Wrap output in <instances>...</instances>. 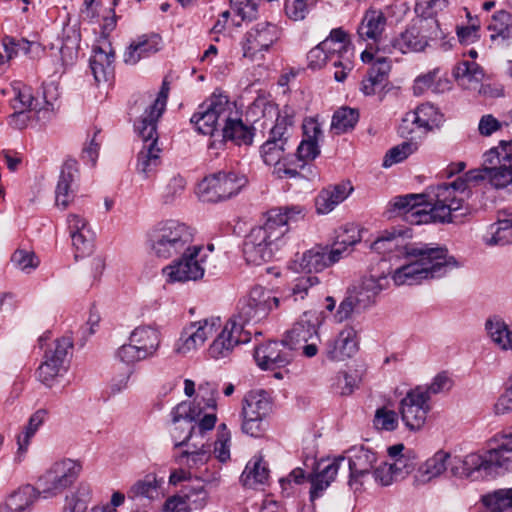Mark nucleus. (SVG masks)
<instances>
[{"label": "nucleus", "mask_w": 512, "mask_h": 512, "mask_svg": "<svg viewBox=\"0 0 512 512\" xmlns=\"http://www.w3.org/2000/svg\"><path fill=\"white\" fill-rule=\"evenodd\" d=\"M81 472L82 464L78 460L65 458L56 461L39 477V493L45 498L58 496L76 482Z\"/></svg>", "instance_id": "11"}, {"label": "nucleus", "mask_w": 512, "mask_h": 512, "mask_svg": "<svg viewBox=\"0 0 512 512\" xmlns=\"http://www.w3.org/2000/svg\"><path fill=\"white\" fill-rule=\"evenodd\" d=\"M287 145L283 142L265 141L261 146V156L267 165H276L285 157Z\"/></svg>", "instance_id": "60"}, {"label": "nucleus", "mask_w": 512, "mask_h": 512, "mask_svg": "<svg viewBox=\"0 0 512 512\" xmlns=\"http://www.w3.org/2000/svg\"><path fill=\"white\" fill-rule=\"evenodd\" d=\"M374 425L378 429L393 431L398 427V414L385 407L376 410Z\"/></svg>", "instance_id": "64"}, {"label": "nucleus", "mask_w": 512, "mask_h": 512, "mask_svg": "<svg viewBox=\"0 0 512 512\" xmlns=\"http://www.w3.org/2000/svg\"><path fill=\"white\" fill-rule=\"evenodd\" d=\"M487 245H506L512 243V225L507 218L499 219L489 226L485 236Z\"/></svg>", "instance_id": "53"}, {"label": "nucleus", "mask_w": 512, "mask_h": 512, "mask_svg": "<svg viewBox=\"0 0 512 512\" xmlns=\"http://www.w3.org/2000/svg\"><path fill=\"white\" fill-rule=\"evenodd\" d=\"M341 260V251L332 249L330 245H315L306 250L295 261L297 271L319 273Z\"/></svg>", "instance_id": "21"}, {"label": "nucleus", "mask_w": 512, "mask_h": 512, "mask_svg": "<svg viewBox=\"0 0 512 512\" xmlns=\"http://www.w3.org/2000/svg\"><path fill=\"white\" fill-rule=\"evenodd\" d=\"M430 410V400L423 386L410 389L398 407L402 422L411 431H418L425 425Z\"/></svg>", "instance_id": "16"}, {"label": "nucleus", "mask_w": 512, "mask_h": 512, "mask_svg": "<svg viewBox=\"0 0 512 512\" xmlns=\"http://www.w3.org/2000/svg\"><path fill=\"white\" fill-rule=\"evenodd\" d=\"M406 260L392 274V280L398 286L440 279L459 267L446 247L427 243H412L411 247H407Z\"/></svg>", "instance_id": "3"}, {"label": "nucleus", "mask_w": 512, "mask_h": 512, "mask_svg": "<svg viewBox=\"0 0 512 512\" xmlns=\"http://www.w3.org/2000/svg\"><path fill=\"white\" fill-rule=\"evenodd\" d=\"M344 458L345 461L342 465L347 461L350 471V485L369 474L377 461L376 453L363 446L350 449L349 456Z\"/></svg>", "instance_id": "30"}, {"label": "nucleus", "mask_w": 512, "mask_h": 512, "mask_svg": "<svg viewBox=\"0 0 512 512\" xmlns=\"http://www.w3.org/2000/svg\"><path fill=\"white\" fill-rule=\"evenodd\" d=\"M470 193L465 180L458 177L450 183L431 185L424 193L395 196L389 204L392 212L413 225L449 223L471 213L467 203Z\"/></svg>", "instance_id": "1"}, {"label": "nucleus", "mask_w": 512, "mask_h": 512, "mask_svg": "<svg viewBox=\"0 0 512 512\" xmlns=\"http://www.w3.org/2000/svg\"><path fill=\"white\" fill-rule=\"evenodd\" d=\"M320 43L329 57V63L336 69L334 79L343 82L354 67V51L348 34L341 27L334 28Z\"/></svg>", "instance_id": "12"}, {"label": "nucleus", "mask_w": 512, "mask_h": 512, "mask_svg": "<svg viewBox=\"0 0 512 512\" xmlns=\"http://www.w3.org/2000/svg\"><path fill=\"white\" fill-rule=\"evenodd\" d=\"M231 435L226 424L222 423L218 427L217 439L214 443V455L222 463L230 459Z\"/></svg>", "instance_id": "58"}, {"label": "nucleus", "mask_w": 512, "mask_h": 512, "mask_svg": "<svg viewBox=\"0 0 512 512\" xmlns=\"http://www.w3.org/2000/svg\"><path fill=\"white\" fill-rule=\"evenodd\" d=\"M47 416L48 411L43 408L38 409L30 416L25 430L17 437L18 458L26 453L31 438L34 436L39 427L45 422Z\"/></svg>", "instance_id": "51"}, {"label": "nucleus", "mask_w": 512, "mask_h": 512, "mask_svg": "<svg viewBox=\"0 0 512 512\" xmlns=\"http://www.w3.org/2000/svg\"><path fill=\"white\" fill-rule=\"evenodd\" d=\"M321 285V280L318 276L308 273L295 278L290 287L291 295L295 301L304 300L311 293L316 291Z\"/></svg>", "instance_id": "54"}, {"label": "nucleus", "mask_w": 512, "mask_h": 512, "mask_svg": "<svg viewBox=\"0 0 512 512\" xmlns=\"http://www.w3.org/2000/svg\"><path fill=\"white\" fill-rule=\"evenodd\" d=\"M161 340V332L157 326H137L130 333L129 342L117 349L116 358L129 366L151 359L157 355Z\"/></svg>", "instance_id": "8"}, {"label": "nucleus", "mask_w": 512, "mask_h": 512, "mask_svg": "<svg viewBox=\"0 0 512 512\" xmlns=\"http://www.w3.org/2000/svg\"><path fill=\"white\" fill-rule=\"evenodd\" d=\"M211 457L210 447L204 443L199 448L186 449L179 454H174L173 458L179 465H185L188 468H199L208 462Z\"/></svg>", "instance_id": "50"}, {"label": "nucleus", "mask_w": 512, "mask_h": 512, "mask_svg": "<svg viewBox=\"0 0 512 512\" xmlns=\"http://www.w3.org/2000/svg\"><path fill=\"white\" fill-rule=\"evenodd\" d=\"M161 42L158 34L138 37L124 53V62L130 65L136 64L140 59L156 53L160 49Z\"/></svg>", "instance_id": "39"}, {"label": "nucleus", "mask_w": 512, "mask_h": 512, "mask_svg": "<svg viewBox=\"0 0 512 512\" xmlns=\"http://www.w3.org/2000/svg\"><path fill=\"white\" fill-rule=\"evenodd\" d=\"M14 97L11 99V107L13 110H36L38 107L37 100L32 94L30 87L14 88Z\"/></svg>", "instance_id": "57"}, {"label": "nucleus", "mask_w": 512, "mask_h": 512, "mask_svg": "<svg viewBox=\"0 0 512 512\" xmlns=\"http://www.w3.org/2000/svg\"><path fill=\"white\" fill-rule=\"evenodd\" d=\"M201 414V408L189 401H183L172 409L170 434L175 448L189 446V440L196 435L194 422Z\"/></svg>", "instance_id": "18"}, {"label": "nucleus", "mask_w": 512, "mask_h": 512, "mask_svg": "<svg viewBox=\"0 0 512 512\" xmlns=\"http://www.w3.org/2000/svg\"><path fill=\"white\" fill-rule=\"evenodd\" d=\"M456 463L464 465L468 478L476 479L475 473L498 476L512 472V426L496 433L488 441L484 455L470 453L465 457L456 456Z\"/></svg>", "instance_id": "4"}, {"label": "nucleus", "mask_w": 512, "mask_h": 512, "mask_svg": "<svg viewBox=\"0 0 512 512\" xmlns=\"http://www.w3.org/2000/svg\"><path fill=\"white\" fill-rule=\"evenodd\" d=\"M279 303L280 299L269 290L261 286L253 287L238 301L236 312L229 320H235L244 329L245 325L257 324L266 319Z\"/></svg>", "instance_id": "10"}, {"label": "nucleus", "mask_w": 512, "mask_h": 512, "mask_svg": "<svg viewBox=\"0 0 512 512\" xmlns=\"http://www.w3.org/2000/svg\"><path fill=\"white\" fill-rule=\"evenodd\" d=\"M485 329L491 341L501 350H512V330L499 316H493L486 320Z\"/></svg>", "instance_id": "43"}, {"label": "nucleus", "mask_w": 512, "mask_h": 512, "mask_svg": "<svg viewBox=\"0 0 512 512\" xmlns=\"http://www.w3.org/2000/svg\"><path fill=\"white\" fill-rule=\"evenodd\" d=\"M269 477L270 470L267 463L261 456H254L246 464L240 480L245 487L256 488L259 485L267 484Z\"/></svg>", "instance_id": "40"}, {"label": "nucleus", "mask_w": 512, "mask_h": 512, "mask_svg": "<svg viewBox=\"0 0 512 512\" xmlns=\"http://www.w3.org/2000/svg\"><path fill=\"white\" fill-rule=\"evenodd\" d=\"M270 409L271 402L265 391H250L243 399L241 414H246L248 417L265 418L270 412Z\"/></svg>", "instance_id": "44"}, {"label": "nucleus", "mask_w": 512, "mask_h": 512, "mask_svg": "<svg viewBox=\"0 0 512 512\" xmlns=\"http://www.w3.org/2000/svg\"><path fill=\"white\" fill-rule=\"evenodd\" d=\"M78 177L77 161L67 160L62 166L55 189V202L57 206L66 209L74 200Z\"/></svg>", "instance_id": "25"}, {"label": "nucleus", "mask_w": 512, "mask_h": 512, "mask_svg": "<svg viewBox=\"0 0 512 512\" xmlns=\"http://www.w3.org/2000/svg\"><path fill=\"white\" fill-rule=\"evenodd\" d=\"M135 129L144 142L137 157V171L148 178L160 164L161 150L157 147V125H154V132L150 137L142 133L140 121L135 123Z\"/></svg>", "instance_id": "24"}, {"label": "nucleus", "mask_w": 512, "mask_h": 512, "mask_svg": "<svg viewBox=\"0 0 512 512\" xmlns=\"http://www.w3.org/2000/svg\"><path fill=\"white\" fill-rule=\"evenodd\" d=\"M162 479H158L154 474H148L143 479L138 480L129 491V497H143L150 501L160 497V487Z\"/></svg>", "instance_id": "49"}, {"label": "nucleus", "mask_w": 512, "mask_h": 512, "mask_svg": "<svg viewBox=\"0 0 512 512\" xmlns=\"http://www.w3.org/2000/svg\"><path fill=\"white\" fill-rule=\"evenodd\" d=\"M279 33L276 25L261 22L252 27L244 36L241 46L243 56L254 58L258 52L268 50L278 39Z\"/></svg>", "instance_id": "23"}, {"label": "nucleus", "mask_w": 512, "mask_h": 512, "mask_svg": "<svg viewBox=\"0 0 512 512\" xmlns=\"http://www.w3.org/2000/svg\"><path fill=\"white\" fill-rule=\"evenodd\" d=\"M67 228L75 249V257H84L93 250V237L87 221L78 214L67 216Z\"/></svg>", "instance_id": "28"}, {"label": "nucleus", "mask_w": 512, "mask_h": 512, "mask_svg": "<svg viewBox=\"0 0 512 512\" xmlns=\"http://www.w3.org/2000/svg\"><path fill=\"white\" fill-rule=\"evenodd\" d=\"M353 191L349 181L341 182L323 189L315 199V208L318 214H328L338 204L343 202Z\"/></svg>", "instance_id": "35"}, {"label": "nucleus", "mask_w": 512, "mask_h": 512, "mask_svg": "<svg viewBox=\"0 0 512 512\" xmlns=\"http://www.w3.org/2000/svg\"><path fill=\"white\" fill-rule=\"evenodd\" d=\"M39 494V489L37 490L32 485L28 484L11 493L6 501L13 505L14 509L28 512Z\"/></svg>", "instance_id": "55"}, {"label": "nucleus", "mask_w": 512, "mask_h": 512, "mask_svg": "<svg viewBox=\"0 0 512 512\" xmlns=\"http://www.w3.org/2000/svg\"><path fill=\"white\" fill-rule=\"evenodd\" d=\"M114 50L110 43L103 46H94L90 58V69L97 83L106 82L113 75Z\"/></svg>", "instance_id": "33"}, {"label": "nucleus", "mask_w": 512, "mask_h": 512, "mask_svg": "<svg viewBox=\"0 0 512 512\" xmlns=\"http://www.w3.org/2000/svg\"><path fill=\"white\" fill-rule=\"evenodd\" d=\"M453 75L459 85L471 88L483 80L484 71L476 62L462 61L454 68Z\"/></svg>", "instance_id": "47"}, {"label": "nucleus", "mask_w": 512, "mask_h": 512, "mask_svg": "<svg viewBox=\"0 0 512 512\" xmlns=\"http://www.w3.org/2000/svg\"><path fill=\"white\" fill-rule=\"evenodd\" d=\"M313 338H318L316 323L310 319L308 313H304L293 327L287 331L284 340L293 351H296L302 347V344L309 342Z\"/></svg>", "instance_id": "38"}, {"label": "nucleus", "mask_w": 512, "mask_h": 512, "mask_svg": "<svg viewBox=\"0 0 512 512\" xmlns=\"http://www.w3.org/2000/svg\"><path fill=\"white\" fill-rule=\"evenodd\" d=\"M274 112L277 115L274 126L269 131V136L266 141L283 142L284 145H288V141L291 136L292 120L288 116L279 115L277 108L268 104L265 106L264 112Z\"/></svg>", "instance_id": "52"}, {"label": "nucleus", "mask_w": 512, "mask_h": 512, "mask_svg": "<svg viewBox=\"0 0 512 512\" xmlns=\"http://www.w3.org/2000/svg\"><path fill=\"white\" fill-rule=\"evenodd\" d=\"M11 262L16 268L26 273H30L39 265V260L36 255L33 252L23 249H18L12 254Z\"/></svg>", "instance_id": "63"}, {"label": "nucleus", "mask_w": 512, "mask_h": 512, "mask_svg": "<svg viewBox=\"0 0 512 512\" xmlns=\"http://www.w3.org/2000/svg\"><path fill=\"white\" fill-rule=\"evenodd\" d=\"M304 138L300 142L296 150V158L301 164L299 167L304 169L306 164L313 161L319 154V139L322 137L320 124L313 119L303 124Z\"/></svg>", "instance_id": "29"}, {"label": "nucleus", "mask_w": 512, "mask_h": 512, "mask_svg": "<svg viewBox=\"0 0 512 512\" xmlns=\"http://www.w3.org/2000/svg\"><path fill=\"white\" fill-rule=\"evenodd\" d=\"M436 109L430 104H422L412 113L407 114L405 121H411L418 127L431 128L435 119Z\"/></svg>", "instance_id": "59"}, {"label": "nucleus", "mask_w": 512, "mask_h": 512, "mask_svg": "<svg viewBox=\"0 0 512 512\" xmlns=\"http://www.w3.org/2000/svg\"><path fill=\"white\" fill-rule=\"evenodd\" d=\"M232 109H234V103L227 95L216 90L198 106L197 111L190 118V123L197 133L213 136Z\"/></svg>", "instance_id": "9"}, {"label": "nucleus", "mask_w": 512, "mask_h": 512, "mask_svg": "<svg viewBox=\"0 0 512 512\" xmlns=\"http://www.w3.org/2000/svg\"><path fill=\"white\" fill-rule=\"evenodd\" d=\"M221 327L219 317H211L199 321L190 322L181 331L174 344V352L185 356L199 347Z\"/></svg>", "instance_id": "17"}, {"label": "nucleus", "mask_w": 512, "mask_h": 512, "mask_svg": "<svg viewBox=\"0 0 512 512\" xmlns=\"http://www.w3.org/2000/svg\"><path fill=\"white\" fill-rule=\"evenodd\" d=\"M345 461L344 456L334 458L332 461L325 464L324 462L317 463L314 459L312 460L313 471L306 476L305 471L301 467L293 469L287 477L280 479V486L284 491H287V495L290 494L288 491L291 483L302 484L307 479L310 483L309 498L311 502L323 496L324 492L335 480L342 463Z\"/></svg>", "instance_id": "7"}, {"label": "nucleus", "mask_w": 512, "mask_h": 512, "mask_svg": "<svg viewBox=\"0 0 512 512\" xmlns=\"http://www.w3.org/2000/svg\"><path fill=\"white\" fill-rule=\"evenodd\" d=\"M359 120L357 109L341 107L336 110L332 117L331 128L337 133H345L355 127Z\"/></svg>", "instance_id": "56"}, {"label": "nucleus", "mask_w": 512, "mask_h": 512, "mask_svg": "<svg viewBox=\"0 0 512 512\" xmlns=\"http://www.w3.org/2000/svg\"><path fill=\"white\" fill-rule=\"evenodd\" d=\"M203 248L193 244L187 251L180 253L178 258L163 268V275L168 283L196 281L204 276L205 256Z\"/></svg>", "instance_id": "14"}, {"label": "nucleus", "mask_w": 512, "mask_h": 512, "mask_svg": "<svg viewBox=\"0 0 512 512\" xmlns=\"http://www.w3.org/2000/svg\"><path fill=\"white\" fill-rule=\"evenodd\" d=\"M222 137L225 141H232L236 145H251L254 138V127L243 122L237 113L228 114L222 125Z\"/></svg>", "instance_id": "31"}, {"label": "nucleus", "mask_w": 512, "mask_h": 512, "mask_svg": "<svg viewBox=\"0 0 512 512\" xmlns=\"http://www.w3.org/2000/svg\"><path fill=\"white\" fill-rule=\"evenodd\" d=\"M304 216V208L300 205L276 207L267 211L264 224L251 229L244 239L243 256L246 262L259 266L270 261L283 245L289 225Z\"/></svg>", "instance_id": "2"}, {"label": "nucleus", "mask_w": 512, "mask_h": 512, "mask_svg": "<svg viewBox=\"0 0 512 512\" xmlns=\"http://www.w3.org/2000/svg\"><path fill=\"white\" fill-rule=\"evenodd\" d=\"M251 333L243 329L235 320H228L221 332L208 348V354L213 359L228 357L239 344L250 341Z\"/></svg>", "instance_id": "19"}, {"label": "nucleus", "mask_w": 512, "mask_h": 512, "mask_svg": "<svg viewBox=\"0 0 512 512\" xmlns=\"http://www.w3.org/2000/svg\"><path fill=\"white\" fill-rule=\"evenodd\" d=\"M450 89V81L440 75V69L434 68L427 73L417 76L413 83V92L420 96L427 91L433 93H443Z\"/></svg>", "instance_id": "41"}, {"label": "nucleus", "mask_w": 512, "mask_h": 512, "mask_svg": "<svg viewBox=\"0 0 512 512\" xmlns=\"http://www.w3.org/2000/svg\"><path fill=\"white\" fill-rule=\"evenodd\" d=\"M316 0H287L285 3L286 15L294 20H303L315 5Z\"/></svg>", "instance_id": "61"}, {"label": "nucleus", "mask_w": 512, "mask_h": 512, "mask_svg": "<svg viewBox=\"0 0 512 512\" xmlns=\"http://www.w3.org/2000/svg\"><path fill=\"white\" fill-rule=\"evenodd\" d=\"M388 275H390V266L385 258H381L376 266H372L369 274L366 275L356 291L358 301L362 307L370 306L376 296L388 286Z\"/></svg>", "instance_id": "20"}, {"label": "nucleus", "mask_w": 512, "mask_h": 512, "mask_svg": "<svg viewBox=\"0 0 512 512\" xmlns=\"http://www.w3.org/2000/svg\"><path fill=\"white\" fill-rule=\"evenodd\" d=\"M469 183L487 180L496 189H503L512 184V139L501 140L498 146L490 148L483 154V166L472 169L460 176Z\"/></svg>", "instance_id": "6"}, {"label": "nucleus", "mask_w": 512, "mask_h": 512, "mask_svg": "<svg viewBox=\"0 0 512 512\" xmlns=\"http://www.w3.org/2000/svg\"><path fill=\"white\" fill-rule=\"evenodd\" d=\"M193 242V229L175 219L159 221L147 233L151 253L163 260L179 256L180 253L187 251Z\"/></svg>", "instance_id": "5"}, {"label": "nucleus", "mask_w": 512, "mask_h": 512, "mask_svg": "<svg viewBox=\"0 0 512 512\" xmlns=\"http://www.w3.org/2000/svg\"><path fill=\"white\" fill-rule=\"evenodd\" d=\"M387 18L381 10L368 9L358 26L357 34L363 41L378 44L385 31Z\"/></svg>", "instance_id": "34"}, {"label": "nucleus", "mask_w": 512, "mask_h": 512, "mask_svg": "<svg viewBox=\"0 0 512 512\" xmlns=\"http://www.w3.org/2000/svg\"><path fill=\"white\" fill-rule=\"evenodd\" d=\"M294 351L284 338L281 341H270L255 348L254 358L262 370H274L288 365Z\"/></svg>", "instance_id": "22"}, {"label": "nucleus", "mask_w": 512, "mask_h": 512, "mask_svg": "<svg viewBox=\"0 0 512 512\" xmlns=\"http://www.w3.org/2000/svg\"><path fill=\"white\" fill-rule=\"evenodd\" d=\"M486 512H512V487L497 489L482 496Z\"/></svg>", "instance_id": "48"}, {"label": "nucleus", "mask_w": 512, "mask_h": 512, "mask_svg": "<svg viewBox=\"0 0 512 512\" xmlns=\"http://www.w3.org/2000/svg\"><path fill=\"white\" fill-rule=\"evenodd\" d=\"M358 351L357 332L352 327H345L338 335L326 343V357L332 361H343Z\"/></svg>", "instance_id": "27"}, {"label": "nucleus", "mask_w": 512, "mask_h": 512, "mask_svg": "<svg viewBox=\"0 0 512 512\" xmlns=\"http://www.w3.org/2000/svg\"><path fill=\"white\" fill-rule=\"evenodd\" d=\"M73 347L69 337L56 340L53 348L45 351L43 362L37 369L38 380L46 387H53L69 369L70 350Z\"/></svg>", "instance_id": "13"}, {"label": "nucleus", "mask_w": 512, "mask_h": 512, "mask_svg": "<svg viewBox=\"0 0 512 512\" xmlns=\"http://www.w3.org/2000/svg\"><path fill=\"white\" fill-rule=\"evenodd\" d=\"M81 35L75 27L63 28L59 53L64 65H71L77 58Z\"/></svg>", "instance_id": "45"}, {"label": "nucleus", "mask_w": 512, "mask_h": 512, "mask_svg": "<svg viewBox=\"0 0 512 512\" xmlns=\"http://www.w3.org/2000/svg\"><path fill=\"white\" fill-rule=\"evenodd\" d=\"M392 44L400 52L409 53L423 51L428 45V41L416 27H411L402 32Z\"/></svg>", "instance_id": "46"}, {"label": "nucleus", "mask_w": 512, "mask_h": 512, "mask_svg": "<svg viewBox=\"0 0 512 512\" xmlns=\"http://www.w3.org/2000/svg\"><path fill=\"white\" fill-rule=\"evenodd\" d=\"M490 38L498 45H508L512 40V15L504 10L496 12L488 25Z\"/></svg>", "instance_id": "42"}, {"label": "nucleus", "mask_w": 512, "mask_h": 512, "mask_svg": "<svg viewBox=\"0 0 512 512\" xmlns=\"http://www.w3.org/2000/svg\"><path fill=\"white\" fill-rule=\"evenodd\" d=\"M247 179L235 172H219L207 176L199 184L203 201L219 202L237 195L246 185Z\"/></svg>", "instance_id": "15"}, {"label": "nucleus", "mask_w": 512, "mask_h": 512, "mask_svg": "<svg viewBox=\"0 0 512 512\" xmlns=\"http://www.w3.org/2000/svg\"><path fill=\"white\" fill-rule=\"evenodd\" d=\"M408 230L391 228L385 230L371 244V250L382 255L395 253L396 257L403 255L406 258V248L411 247L406 239L410 238Z\"/></svg>", "instance_id": "26"}, {"label": "nucleus", "mask_w": 512, "mask_h": 512, "mask_svg": "<svg viewBox=\"0 0 512 512\" xmlns=\"http://www.w3.org/2000/svg\"><path fill=\"white\" fill-rule=\"evenodd\" d=\"M449 459L450 454L448 452L437 451L418 467L414 475L415 482L418 485H423L442 475L448 469Z\"/></svg>", "instance_id": "36"}, {"label": "nucleus", "mask_w": 512, "mask_h": 512, "mask_svg": "<svg viewBox=\"0 0 512 512\" xmlns=\"http://www.w3.org/2000/svg\"><path fill=\"white\" fill-rule=\"evenodd\" d=\"M169 90V83L164 80L157 98L144 111L143 115L138 120L140 121L142 133H144L147 137H150L152 135L151 133L154 132V125H157L159 118L166 108Z\"/></svg>", "instance_id": "37"}, {"label": "nucleus", "mask_w": 512, "mask_h": 512, "mask_svg": "<svg viewBox=\"0 0 512 512\" xmlns=\"http://www.w3.org/2000/svg\"><path fill=\"white\" fill-rule=\"evenodd\" d=\"M207 498V493L203 486L186 485L181 494L170 496L163 505V512H190L191 503L200 501L197 507H201Z\"/></svg>", "instance_id": "32"}, {"label": "nucleus", "mask_w": 512, "mask_h": 512, "mask_svg": "<svg viewBox=\"0 0 512 512\" xmlns=\"http://www.w3.org/2000/svg\"><path fill=\"white\" fill-rule=\"evenodd\" d=\"M231 6L242 21H252L258 14L259 0H230Z\"/></svg>", "instance_id": "62"}]
</instances>
